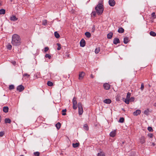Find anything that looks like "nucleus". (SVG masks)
<instances>
[{"mask_svg":"<svg viewBox=\"0 0 156 156\" xmlns=\"http://www.w3.org/2000/svg\"><path fill=\"white\" fill-rule=\"evenodd\" d=\"M11 43L13 46H19L21 44L20 37L17 34H14L12 37Z\"/></svg>","mask_w":156,"mask_h":156,"instance_id":"obj_1","label":"nucleus"},{"mask_svg":"<svg viewBox=\"0 0 156 156\" xmlns=\"http://www.w3.org/2000/svg\"><path fill=\"white\" fill-rule=\"evenodd\" d=\"M103 4V0H100L98 2V4L95 7L97 13L99 15H101L103 12L104 10Z\"/></svg>","mask_w":156,"mask_h":156,"instance_id":"obj_2","label":"nucleus"},{"mask_svg":"<svg viewBox=\"0 0 156 156\" xmlns=\"http://www.w3.org/2000/svg\"><path fill=\"white\" fill-rule=\"evenodd\" d=\"M78 113L80 115H81L83 112V108L82 106V104L81 102H79L78 104Z\"/></svg>","mask_w":156,"mask_h":156,"instance_id":"obj_3","label":"nucleus"},{"mask_svg":"<svg viewBox=\"0 0 156 156\" xmlns=\"http://www.w3.org/2000/svg\"><path fill=\"white\" fill-rule=\"evenodd\" d=\"M72 101L73 104V108L74 110H76L77 108V102L76 101V98L75 97H74L73 98Z\"/></svg>","mask_w":156,"mask_h":156,"instance_id":"obj_4","label":"nucleus"},{"mask_svg":"<svg viewBox=\"0 0 156 156\" xmlns=\"http://www.w3.org/2000/svg\"><path fill=\"white\" fill-rule=\"evenodd\" d=\"M24 89V87L22 85H20L17 87V90L20 92H21L23 91Z\"/></svg>","mask_w":156,"mask_h":156,"instance_id":"obj_5","label":"nucleus"},{"mask_svg":"<svg viewBox=\"0 0 156 156\" xmlns=\"http://www.w3.org/2000/svg\"><path fill=\"white\" fill-rule=\"evenodd\" d=\"M85 41L83 39H82L80 42V46L82 47H84L85 45Z\"/></svg>","mask_w":156,"mask_h":156,"instance_id":"obj_6","label":"nucleus"},{"mask_svg":"<svg viewBox=\"0 0 156 156\" xmlns=\"http://www.w3.org/2000/svg\"><path fill=\"white\" fill-rule=\"evenodd\" d=\"M103 87L106 90H109L110 88V85L108 83H105L104 84Z\"/></svg>","mask_w":156,"mask_h":156,"instance_id":"obj_7","label":"nucleus"},{"mask_svg":"<svg viewBox=\"0 0 156 156\" xmlns=\"http://www.w3.org/2000/svg\"><path fill=\"white\" fill-rule=\"evenodd\" d=\"M108 2L109 5L111 6H114L115 3L114 0H109Z\"/></svg>","mask_w":156,"mask_h":156,"instance_id":"obj_8","label":"nucleus"},{"mask_svg":"<svg viewBox=\"0 0 156 156\" xmlns=\"http://www.w3.org/2000/svg\"><path fill=\"white\" fill-rule=\"evenodd\" d=\"M85 73L83 72L80 73L79 75V79L80 80L82 79L85 75Z\"/></svg>","mask_w":156,"mask_h":156,"instance_id":"obj_9","label":"nucleus"},{"mask_svg":"<svg viewBox=\"0 0 156 156\" xmlns=\"http://www.w3.org/2000/svg\"><path fill=\"white\" fill-rule=\"evenodd\" d=\"M140 141L141 144L144 143L145 142V138L144 136H141L140 139Z\"/></svg>","mask_w":156,"mask_h":156,"instance_id":"obj_10","label":"nucleus"},{"mask_svg":"<svg viewBox=\"0 0 156 156\" xmlns=\"http://www.w3.org/2000/svg\"><path fill=\"white\" fill-rule=\"evenodd\" d=\"M116 134V131L114 130L111 132L110 133V136L112 137H113L115 136Z\"/></svg>","mask_w":156,"mask_h":156,"instance_id":"obj_11","label":"nucleus"},{"mask_svg":"<svg viewBox=\"0 0 156 156\" xmlns=\"http://www.w3.org/2000/svg\"><path fill=\"white\" fill-rule=\"evenodd\" d=\"M10 20L12 21H15L18 20V18L16 17L15 16L12 15L10 16Z\"/></svg>","mask_w":156,"mask_h":156,"instance_id":"obj_12","label":"nucleus"},{"mask_svg":"<svg viewBox=\"0 0 156 156\" xmlns=\"http://www.w3.org/2000/svg\"><path fill=\"white\" fill-rule=\"evenodd\" d=\"M111 100L109 99H106L104 100L103 102L105 103L109 104L111 103Z\"/></svg>","mask_w":156,"mask_h":156,"instance_id":"obj_13","label":"nucleus"},{"mask_svg":"<svg viewBox=\"0 0 156 156\" xmlns=\"http://www.w3.org/2000/svg\"><path fill=\"white\" fill-rule=\"evenodd\" d=\"M120 43V41L118 38H115L113 41V43L114 44H117L118 43Z\"/></svg>","mask_w":156,"mask_h":156,"instance_id":"obj_14","label":"nucleus"},{"mask_svg":"<svg viewBox=\"0 0 156 156\" xmlns=\"http://www.w3.org/2000/svg\"><path fill=\"white\" fill-rule=\"evenodd\" d=\"M113 35V33L112 32H110L107 34V38L108 39H111L112 38Z\"/></svg>","mask_w":156,"mask_h":156,"instance_id":"obj_15","label":"nucleus"},{"mask_svg":"<svg viewBox=\"0 0 156 156\" xmlns=\"http://www.w3.org/2000/svg\"><path fill=\"white\" fill-rule=\"evenodd\" d=\"M8 110H9V108L8 107H6V106L4 107L3 108V111L5 113L7 112H8Z\"/></svg>","mask_w":156,"mask_h":156,"instance_id":"obj_16","label":"nucleus"},{"mask_svg":"<svg viewBox=\"0 0 156 156\" xmlns=\"http://www.w3.org/2000/svg\"><path fill=\"white\" fill-rule=\"evenodd\" d=\"M144 113L147 115H148L150 113V111L149 109H147L145 110L144 112Z\"/></svg>","mask_w":156,"mask_h":156,"instance_id":"obj_17","label":"nucleus"},{"mask_svg":"<svg viewBox=\"0 0 156 156\" xmlns=\"http://www.w3.org/2000/svg\"><path fill=\"white\" fill-rule=\"evenodd\" d=\"M124 29L122 27H120L119 28L118 32L120 33H122L124 32Z\"/></svg>","mask_w":156,"mask_h":156,"instance_id":"obj_18","label":"nucleus"},{"mask_svg":"<svg viewBox=\"0 0 156 156\" xmlns=\"http://www.w3.org/2000/svg\"><path fill=\"white\" fill-rule=\"evenodd\" d=\"M85 34L86 37L88 38L90 37L91 36L90 33L88 32H85Z\"/></svg>","mask_w":156,"mask_h":156,"instance_id":"obj_19","label":"nucleus"},{"mask_svg":"<svg viewBox=\"0 0 156 156\" xmlns=\"http://www.w3.org/2000/svg\"><path fill=\"white\" fill-rule=\"evenodd\" d=\"M129 42V38L128 37H125L124 39V43L125 44H127Z\"/></svg>","mask_w":156,"mask_h":156,"instance_id":"obj_20","label":"nucleus"},{"mask_svg":"<svg viewBox=\"0 0 156 156\" xmlns=\"http://www.w3.org/2000/svg\"><path fill=\"white\" fill-rule=\"evenodd\" d=\"M55 126L58 129H59L61 127V124L60 122H58L55 125Z\"/></svg>","mask_w":156,"mask_h":156,"instance_id":"obj_21","label":"nucleus"},{"mask_svg":"<svg viewBox=\"0 0 156 156\" xmlns=\"http://www.w3.org/2000/svg\"><path fill=\"white\" fill-rule=\"evenodd\" d=\"M5 10L3 9H0V14L4 15L5 13Z\"/></svg>","mask_w":156,"mask_h":156,"instance_id":"obj_22","label":"nucleus"},{"mask_svg":"<svg viewBox=\"0 0 156 156\" xmlns=\"http://www.w3.org/2000/svg\"><path fill=\"white\" fill-rule=\"evenodd\" d=\"M54 35L56 38H58L60 37V35L58 33L57 31H55L54 33Z\"/></svg>","mask_w":156,"mask_h":156,"instance_id":"obj_23","label":"nucleus"},{"mask_svg":"<svg viewBox=\"0 0 156 156\" xmlns=\"http://www.w3.org/2000/svg\"><path fill=\"white\" fill-rule=\"evenodd\" d=\"M5 123H10L11 122V120L9 118H6L5 120Z\"/></svg>","mask_w":156,"mask_h":156,"instance_id":"obj_24","label":"nucleus"},{"mask_svg":"<svg viewBox=\"0 0 156 156\" xmlns=\"http://www.w3.org/2000/svg\"><path fill=\"white\" fill-rule=\"evenodd\" d=\"M150 35L153 37H155L156 36V33L153 31H151L150 33Z\"/></svg>","mask_w":156,"mask_h":156,"instance_id":"obj_25","label":"nucleus"},{"mask_svg":"<svg viewBox=\"0 0 156 156\" xmlns=\"http://www.w3.org/2000/svg\"><path fill=\"white\" fill-rule=\"evenodd\" d=\"M79 144L78 143H73V146L74 148H76L79 146Z\"/></svg>","mask_w":156,"mask_h":156,"instance_id":"obj_26","label":"nucleus"},{"mask_svg":"<svg viewBox=\"0 0 156 156\" xmlns=\"http://www.w3.org/2000/svg\"><path fill=\"white\" fill-rule=\"evenodd\" d=\"M100 51V48L99 47H98L96 48L95 50V53L96 54H98Z\"/></svg>","mask_w":156,"mask_h":156,"instance_id":"obj_27","label":"nucleus"},{"mask_svg":"<svg viewBox=\"0 0 156 156\" xmlns=\"http://www.w3.org/2000/svg\"><path fill=\"white\" fill-rule=\"evenodd\" d=\"M47 84L48 86H52L53 85V83L52 82L50 81H48L47 83Z\"/></svg>","mask_w":156,"mask_h":156,"instance_id":"obj_28","label":"nucleus"},{"mask_svg":"<svg viewBox=\"0 0 156 156\" xmlns=\"http://www.w3.org/2000/svg\"><path fill=\"white\" fill-rule=\"evenodd\" d=\"M83 128L85 130H88L89 129L88 127L87 124H85L84 125Z\"/></svg>","mask_w":156,"mask_h":156,"instance_id":"obj_29","label":"nucleus"},{"mask_svg":"<svg viewBox=\"0 0 156 156\" xmlns=\"http://www.w3.org/2000/svg\"><path fill=\"white\" fill-rule=\"evenodd\" d=\"M14 88V86L13 85H10L9 86V90H12Z\"/></svg>","mask_w":156,"mask_h":156,"instance_id":"obj_30","label":"nucleus"},{"mask_svg":"<svg viewBox=\"0 0 156 156\" xmlns=\"http://www.w3.org/2000/svg\"><path fill=\"white\" fill-rule=\"evenodd\" d=\"M7 49H8L11 50L12 48V45H11L10 44H9L7 45Z\"/></svg>","mask_w":156,"mask_h":156,"instance_id":"obj_31","label":"nucleus"},{"mask_svg":"<svg viewBox=\"0 0 156 156\" xmlns=\"http://www.w3.org/2000/svg\"><path fill=\"white\" fill-rule=\"evenodd\" d=\"M124 118L123 117H121L119 119V122L120 123H122L124 122Z\"/></svg>","mask_w":156,"mask_h":156,"instance_id":"obj_32","label":"nucleus"},{"mask_svg":"<svg viewBox=\"0 0 156 156\" xmlns=\"http://www.w3.org/2000/svg\"><path fill=\"white\" fill-rule=\"evenodd\" d=\"M57 44L58 46V47L57 48V49L58 50H60L61 48V45L60 44L58 43H57Z\"/></svg>","mask_w":156,"mask_h":156,"instance_id":"obj_33","label":"nucleus"},{"mask_svg":"<svg viewBox=\"0 0 156 156\" xmlns=\"http://www.w3.org/2000/svg\"><path fill=\"white\" fill-rule=\"evenodd\" d=\"M66 110L65 109H63L62 111V114L63 115H66Z\"/></svg>","mask_w":156,"mask_h":156,"instance_id":"obj_34","label":"nucleus"},{"mask_svg":"<svg viewBox=\"0 0 156 156\" xmlns=\"http://www.w3.org/2000/svg\"><path fill=\"white\" fill-rule=\"evenodd\" d=\"M151 16L153 18V19H155L156 16L155 15V13L154 12H152L151 14Z\"/></svg>","mask_w":156,"mask_h":156,"instance_id":"obj_35","label":"nucleus"},{"mask_svg":"<svg viewBox=\"0 0 156 156\" xmlns=\"http://www.w3.org/2000/svg\"><path fill=\"white\" fill-rule=\"evenodd\" d=\"M125 102L126 104H129V99L126 98V99H125Z\"/></svg>","mask_w":156,"mask_h":156,"instance_id":"obj_36","label":"nucleus"},{"mask_svg":"<svg viewBox=\"0 0 156 156\" xmlns=\"http://www.w3.org/2000/svg\"><path fill=\"white\" fill-rule=\"evenodd\" d=\"M147 129L149 132H153V130L151 127L149 126L147 128Z\"/></svg>","mask_w":156,"mask_h":156,"instance_id":"obj_37","label":"nucleus"},{"mask_svg":"<svg viewBox=\"0 0 156 156\" xmlns=\"http://www.w3.org/2000/svg\"><path fill=\"white\" fill-rule=\"evenodd\" d=\"M45 57L48 58L49 59H50L51 58V56L48 54H46L45 56Z\"/></svg>","mask_w":156,"mask_h":156,"instance_id":"obj_38","label":"nucleus"},{"mask_svg":"<svg viewBox=\"0 0 156 156\" xmlns=\"http://www.w3.org/2000/svg\"><path fill=\"white\" fill-rule=\"evenodd\" d=\"M42 25H46L47 24V20H43L42 21Z\"/></svg>","mask_w":156,"mask_h":156,"instance_id":"obj_39","label":"nucleus"},{"mask_svg":"<svg viewBox=\"0 0 156 156\" xmlns=\"http://www.w3.org/2000/svg\"><path fill=\"white\" fill-rule=\"evenodd\" d=\"M34 154L36 156H39L40 155V153L38 151L34 152Z\"/></svg>","mask_w":156,"mask_h":156,"instance_id":"obj_40","label":"nucleus"},{"mask_svg":"<svg viewBox=\"0 0 156 156\" xmlns=\"http://www.w3.org/2000/svg\"><path fill=\"white\" fill-rule=\"evenodd\" d=\"M98 156H104L105 155L104 153L101 152L100 153H98L97 155Z\"/></svg>","mask_w":156,"mask_h":156,"instance_id":"obj_41","label":"nucleus"},{"mask_svg":"<svg viewBox=\"0 0 156 156\" xmlns=\"http://www.w3.org/2000/svg\"><path fill=\"white\" fill-rule=\"evenodd\" d=\"M144 84L143 83H142L141 84V86L140 88V89H141V91H143L144 90Z\"/></svg>","mask_w":156,"mask_h":156,"instance_id":"obj_42","label":"nucleus"},{"mask_svg":"<svg viewBox=\"0 0 156 156\" xmlns=\"http://www.w3.org/2000/svg\"><path fill=\"white\" fill-rule=\"evenodd\" d=\"M96 11H93L91 13V15L93 16L94 17H95L96 16Z\"/></svg>","mask_w":156,"mask_h":156,"instance_id":"obj_43","label":"nucleus"},{"mask_svg":"<svg viewBox=\"0 0 156 156\" xmlns=\"http://www.w3.org/2000/svg\"><path fill=\"white\" fill-rule=\"evenodd\" d=\"M131 96V93L129 92H128L127 94V95L126 97V98L129 99Z\"/></svg>","mask_w":156,"mask_h":156,"instance_id":"obj_44","label":"nucleus"},{"mask_svg":"<svg viewBox=\"0 0 156 156\" xmlns=\"http://www.w3.org/2000/svg\"><path fill=\"white\" fill-rule=\"evenodd\" d=\"M69 55L68 54V52H66L64 56V58H66V57H68L69 56Z\"/></svg>","mask_w":156,"mask_h":156,"instance_id":"obj_45","label":"nucleus"},{"mask_svg":"<svg viewBox=\"0 0 156 156\" xmlns=\"http://www.w3.org/2000/svg\"><path fill=\"white\" fill-rule=\"evenodd\" d=\"M148 136L150 138H152L153 136V134L152 133H149L148 134Z\"/></svg>","mask_w":156,"mask_h":156,"instance_id":"obj_46","label":"nucleus"},{"mask_svg":"<svg viewBox=\"0 0 156 156\" xmlns=\"http://www.w3.org/2000/svg\"><path fill=\"white\" fill-rule=\"evenodd\" d=\"M23 76H27V78H28L30 76V75L26 73H24L23 75Z\"/></svg>","mask_w":156,"mask_h":156,"instance_id":"obj_47","label":"nucleus"},{"mask_svg":"<svg viewBox=\"0 0 156 156\" xmlns=\"http://www.w3.org/2000/svg\"><path fill=\"white\" fill-rule=\"evenodd\" d=\"M48 49H49V48L48 47H45L44 48V52H46L47 51H48Z\"/></svg>","mask_w":156,"mask_h":156,"instance_id":"obj_48","label":"nucleus"},{"mask_svg":"<svg viewBox=\"0 0 156 156\" xmlns=\"http://www.w3.org/2000/svg\"><path fill=\"white\" fill-rule=\"evenodd\" d=\"M4 134V133L3 132H0V137H2Z\"/></svg>","mask_w":156,"mask_h":156,"instance_id":"obj_49","label":"nucleus"},{"mask_svg":"<svg viewBox=\"0 0 156 156\" xmlns=\"http://www.w3.org/2000/svg\"><path fill=\"white\" fill-rule=\"evenodd\" d=\"M134 100V97H131L129 100L130 101H133Z\"/></svg>","mask_w":156,"mask_h":156,"instance_id":"obj_50","label":"nucleus"},{"mask_svg":"<svg viewBox=\"0 0 156 156\" xmlns=\"http://www.w3.org/2000/svg\"><path fill=\"white\" fill-rule=\"evenodd\" d=\"M141 113V111L140 110H137V115L140 114Z\"/></svg>","mask_w":156,"mask_h":156,"instance_id":"obj_51","label":"nucleus"},{"mask_svg":"<svg viewBox=\"0 0 156 156\" xmlns=\"http://www.w3.org/2000/svg\"><path fill=\"white\" fill-rule=\"evenodd\" d=\"M133 114L134 115L136 116V110L133 112Z\"/></svg>","mask_w":156,"mask_h":156,"instance_id":"obj_52","label":"nucleus"},{"mask_svg":"<svg viewBox=\"0 0 156 156\" xmlns=\"http://www.w3.org/2000/svg\"><path fill=\"white\" fill-rule=\"evenodd\" d=\"M94 76L92 74H91L90 76V77L92 78H93Z\"/></svg>","mask_w":156,"mask_h":156,"instance_id":"obj_53","label":"nucleus"},{"mask_svg":"<svg viewBox=\"0 0 156 156\" xmlns=\"http://www.w3.org/2000/svg\"><path fill=\"white\" fill-rule=\"evenodd\" d=\"M12 64L14 65H15V64H16V62L15 61H13L12 62Z\"/></svg>","mask_w":156,"mask_h":156,"instance_id":"obj_54","label":"nucleus"},{"mask_svg":"<svg viewBox=\"0 0 156 156\" xmlns=\"http://www.w3.org/2000/svg\"><path fill=\"white\" fill-rule=\"evenodd\" d=\"M152 145L153 146H155V144L154 143H153L152 144Z\"/></svg>","mask_w":156,"mask_h":156,"instance_id":"obj_55","label":"nucleus"},{"mask_svg":"<svg viewBox=\"0 0 156 156\" xmlns=\"http://www.w3.org/2000/svg\"><path fill=\"white\" fill-rule=\"evenodd\" d=\"M1 116L0 115V122H1Z\"/></svg>","mask_w":156,"mask_h":156,"instance_id":"obj_56","label":"nucleus"},{"mask_svg":"<svg viewBox=\"0 0 156 156\" xmlns=\"http://www.w3.org/2000/svg\"><path fill=\"white\" fill-rule=\"evenodd\" d=\"M94 28H94V26H93V27L92 28V29H93V30H94Z\"/></svg>","mask_w":156,"mask_h":156,"instance_id":"obj_57","label":"nucleus"},{"mask_svg":"<svg viewBox=\"0 0 156 156\" xmlns=\"http://www.w3.org/2000/svg\"><path fill=\"white\" fill-rule=\"evenodd\" d=\"M154 106H156V103H155L154 104Z\"/></svg>","mask_w":156,"mask_h":156,"instance_id":"obj_58","label":"nucleus"},{"mask_svg":"<svg viewBox=\"0 0 156 156\" xmlns=\"http://www.w3.org/2000/svg\"><path fill=\"white\" fill-rule=\"evenodd\" d=\"M20 156H24V155H20Z\"/></svg>","mask_w":156,"mask_h":156,"instance_id":"obj_59","label":"nucleus"}]
</instances>
